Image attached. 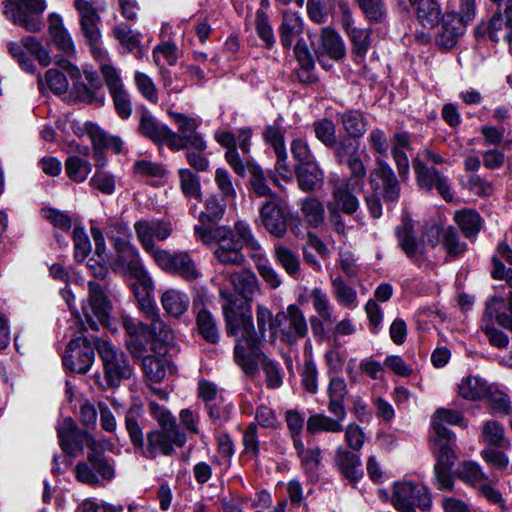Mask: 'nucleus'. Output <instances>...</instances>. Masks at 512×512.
<instances>
[{"label": "nucleus", "mask_w": 512, "mask_h": 512, "mask_svg": "<svg viewBox=\"0 0 512 512\" xmlns=\"http://www.w3.org/2000/svg\"><path fill=\"white\" fill-rule=\"evenodd\" d=\"M221 298L227 333L237 337L234 347L235 362L246 374L254 375L257 373V360L261 357V341L268 328L273 326L272 312L267 306L257 304L255 329L251 312L237 313L233 309L235 296L221 289Z\"/></svg>", "instance_id": "f257e3e1"}, {"label": "nucleus", "mask_w": 512, "mask_h": 512, "mask_svg": "<svg viewBox=\"0 0 512 512\" xmlns=\"http://www.w3.org/2000/svg\"><path fill=\"white\" fill-rule=\"evenodd\" d=\"M194 232L197 240L204 245L216 246L213 255L223 266H242L246 261L243 248H248L251 253L260 248L251 227L244 221H237L233 227L197 225Z\"/></svg>", "instance_id": "f03ea898"}, {"label": "nucleus", "mask_w": 512, "mask_h": 512, "mask_svg": "<svg viewBox=\"0 0 512 512\" xmlns=\"http://www.w3.org/2000/svg\"><path fill=\"white\" fill-rule=\"evenodd\" d=\"M136 281L137 284L142 287V293H140L136 284L133 285L138 306L144 317L150 323L146 324L129 315H123L122 325L128 335V340L126 341L127 349L134 358L138 359L143 356L146 351V344L151 339L155 338L162 341L169 340L171 331L161 318L156 303L151 296L154 290V282L152 281V287L148 289L145 288L138 279H136Z\"/></svg>", "instance_id": "7ed1b4c3"}, {"label": "nucleus", "mask_w": 512, "mask_h": 512, "mask_svg": "<svg viewBox=\"0 0 512 512\" xmlns=\"http://www.w3.org/2000/svg\"><path fill=\"white\" fill-rule=\"evenodd\" d=\"M396 235L403 252L417 265H421L429 248H433L439 242L441 235L443 247L450 257L457 258L467 249L466 243L460 240L458 232L453 227L442 232L440 227L432 226L425 232L423 241L419 242L413 236L411 225L405 223L396 229Z\"/></svg>", "instance_id": "20e7f679"}, {"label": "nucleus", "mask_w": 512, "mask_h": 512, "mask_svg": "<svg viewBox=\"0 0 512 512\" xmlns=\"http://www.w3.org/2000/svg\"><path fill=\"white\" fill-rule=\"evenodd\" d=\"M107 236L117 254V264L121 270L138 279L145 288L152 287V278L144 268L138 249L130 241V228L122 219H109Z\"/></svg>", "instance_id": "39448f33"}, {"label": "nucleus", "mask_w": 512, "mask_h": 512, "mask_svg": "<svg viewBox=\"0 0 512 512\" xmlns=\"http://www.w3.org/2000/svg\"><path fill=\"white\" fill-rule=\"evenodd\" d=\"M111 311L112 303L103 287L97 282L89 281L87 300L82 303L85 321L80 318L78 312H74L69 321L70 328L98 330V325H108Z\"/></svg>", "instance_id": "423d86ee"}, {"label": "nucleus", "mask_w": 512, "mask_h": 512, "mask_svg": "<svg viewBox=\"0 0 512 512\" xmlns=\"http://www.w3.org/2000/svg\"><path fill=\"white\" fill-rule=\"evenodd\" d=\"M84 70V76L91 88L99 89L105 83L115 110L119 117L128 119L132 114V103L130 95L126 90L122 77L115 66H99V69Z\"/></svg>", "instance_id": "0eeeda50"}, {"label": "nucleus", "mask_w": 512, "mask_h": 512, "mask_svg": "<svg viewBox=\"0 0 512 512\" xmlns=\"http://www.w3.org/2000/svg\"><path fill=\"white\" fill-rule=\"evenodd\" d=\"M95 347L103 362L108 388H116L123 379L130 378L132 369L123 352L118 351L111 343L103 339H95Z\"/></svg>", "instance_id": "6e6552de"}, {"label": "nucleus", "mask_w": 512, "mask_h": 512, "mask_svg": "<svg viewBox=\"0 0 512 512\" xmlns=\"http://www.w3.org/2000/svg\"><path fill=\"white\" fill-rule=\"evenodd\" d=\"M45 9L44 0H7L4 13L14 24L28 32H39L43 27L40 15Z\"/></svg>", "instance_id": "1a4fd4ad"}, {"label": "nucleus", "mask_w": 512, "mask_h": 512, "mask_svg": "<svg viewBox=\"0 0 512 512\" xmlns=\"http://www.w3.org/2000/svg\"><path fill=\"white\" fill-rule=\"evenodd\" d=\"M73 329L76 330L63 355V364L73 372L86 373L94 362L96 338L92 337L94 343L92 345L89 338L84 335V329L76 327Z\"/></svg>", "instance_id": "9d476101"}, {"label": "nucleus", "mask_w": 512, "mask_h": 512, "mask_svg": "<svg viewBox=\"0 0 512 512\" xmlns=\"http://www.w3.org/2000/svg\"><path fill=\"white\" fill-rule=\"evenodd\" d=\"M431 503L428 489L420 483L401 481L393 486L392 504L400 512H414L416 508L426 510Z\"/></svg>", "instance_id": "9b49d317"}, {"label": "nucleus", "mask_w": 512, "mask_h": 512, "mask_svg": "<svg viewBox=\"0 0 512 512\" xmlns=\"http://www.w3.org/2000/svg\"><path fill=\"white\" fill-rule=\"evenodd\" d=\"M275 326L284 343L294 345L308 335L309 328L304 312L296 304H290L285 311L275 316Z\"/></svg>", "instance_id": "f8f14e48"}, {"label": "nucleus", "mask_w": 512, "mask_h": 512, "mask_svg": "<svg viewBox=\"0 0 512 512\" xmlns=\"http://www.w3.org/2000/svg\"><path fill=\"white\" fill-rule=\"evenodd\" d=\"M186 441V435L179 428L152 430L147 434L141 453L149 459L159 454L170 456L175 452L174 446L182 447Z\"/></svg>", "instance_id": "ddd939ff"}, {"label": "nucleus", "mask_w": 512, "mask_h": 512, "mask_svg": "<svg viewBox=\"0 0 512 512\" xmlns=\"http://www.w3.org/2000/svg\"><path fill=\"white\" fill-rule=\"evenodd\" d=\"M75 474L79 482L96 486L101 480L112 481L115 478V469L105 457L93 451L88 454L86 461L76 465Z\"/></svg>", "instance_id": "4468645a"}, {"label": "nucleus", "mask_w": 512, "mask_h": 512, "mask_svg": "<svg viewBox=\"0 0 512 512\" xmlns=\"http://www.w3.org/2000/svg\"><path fill=\"white\" fill-rule=\"evenodd\" d=\"M152 259L163 271L178 275L187 281L196 280L200 276L196 263L186 251L172 253L162 249Z\"/></svg>", "instance_id": "2eb2a0df"}, {"label": "nucleus", "mask_w": 512, "mask_h": 512, "mask_svg": "<svg viewBox=\"0 0 512 512\" xmlns=\"http://www.w3.org/2000/svg\"><path fill=\"white\" fill-rule=\"evenodd\" d=\"M134 230L143 250L153 258L162 250L155 246V240L165 241L172 234L173 228L169 222L163 220L141 219L135 222Z\"/></svg>", "instance_id": "dca6fc26"}, {"label": "nucleus", "mask_w": 512, "mask_h": 512, "mask_svg": "<svg viewBox=\"0 0 512 512\" xmlns=\"http://www.w3.org/2000/svg\"><path fill=\"white\" fill-rule=\"evenodd\" d=\"M212 281L219 287L220 294L221 289H225L231 294L228 290V284H231L238 294L248 300L252 299V297L260 291L257 276L250 270L230 272L223 269L216 272ZM232 295L234 296L233 293Z\"/></svg>", "instance_id": "f3484780"}, {"label": "nucleus", "mask_w": 512, "mask_h": 512, "mask_svg": "<svg viewBox=\"0 0 512 512\" xmlns=\"http://www.w3.org/2000/svg\"><path fill=\"white\" fill-rule=\"evenodd\" d=\"M289 209L287 203L273 196L260 208V220L265 229L273 236L281 238L287 231Z\"/></svg>", "instance_id": "a211bd4d"}, {"label": "nucleus", "mask_w": 512, "mask_h": 512, "mask_svg": "<svg viewBox=\"0 0 512 512\" xmlns=\"http://www.w3.org/2000/svg\"><path fill=\"white\" fill-rule=\"evenodd\" d=\"M413 169L416 176V183L421 190L431 192L436 188L439 194L446 201L453 199V193L448 178L437 169L428 167L419 156L413 160Z\"/></svg>", "instance_id": "6ab92c4d"}, {"label": "nucleus", "mask_w": 512, "mask_h": 512, "mask_svg": "<svg viewBox=\"0 0 512 512\" xmlns=\"http://www.w3.org/2000/svg\"><path fill=\"white\" fill-rule=\"evenodd\" d=\"M377 165L378 167L370 174L374 194L386 202H396L400 196V184L394 171L383 160H377Z\"/></svg>", "instance_id": "aec40b11"}, {"label": "nucleus", "mask_w": 512, "mask_h": 512, "mask_svg": "<svg viewBox=\"0 0 512 512\" xmlns=\"http://www.w3.org/2000/svg\"><path fill=\"white\" fill-rule=\"evenodd\" d=\"M7 50L11 58L19 64L32 61L49 64L51 60L48 49L32 36H25L18 41L9 42Z\"/></svg>", "instance_id": "412c9836"}, {"label": "nucleus", "mask_w": 512, "mask_h": 512, "mask_svg": "<svg viewBox=\"0 0 512 512\" xmlns=\"http://www.w3.org/2000/svg\"><path fill=\"white\" fill-rule=\"evenodd\" d=\"M48 32L61 57L56 64H72L73 61L77 60L76 46L71 35L64 27L60 15L56 13L49 15Z\"/></svg>", "instance_id": "4be33fe9"}, {"label": "nucleus", "mask_w": 512, "mask_h": 512, "mask_svg": "<svg viewBox=\"0 0 512 512\" xmlns=\"http://www.w3.org/2000/svg\"><path fill=\"white\" fill-rule=\"evenodd\" d=\"M169 116L177 124L178 131L177 137L179 138V147L170 148L174 151H180L187 146L194 150L204 151L207 147V143L201 133L197 132L200 126V121L196 118L189 117L185 114L178 112H169Z\"/></svg>", "instance_id": "5701e85b"}, {"label": "nucleus", "mask_w": 512, "mask_h": 512, "mask_svg": "<svg viewBox=\"0 0 512 512\" xmlns=\"http://www.w3.org/2000/svg\"><path fill=\"white\" fill-rule=\"evenodd\" d=\"M310 302L315 310V316L310 318V324L314 336H322L325 332L324 323L332 324L336 321L333 313L334 307L325 290L321 287H314L309 292Z\"/></svg>", "instance_id": "b1692460"}, {"label": "nucleus", "mask_w": 512, "mask_h": 512, "mask_svg": "<svg viewBox=\"0 0 512 512\" xmlns=\"http://www.w3.org/2000/svg\"><path fill=\"white\" fill-rule=\"evenodd\" d=\"M362 190L363 184L360 180L336 181L332 190L333 201L328 204H332L333 208L345 214H354L359 208V200L354 192H361Z\"/></svg>", "instance_id": "393cba45"}, {"label": "nucleus", "mask_w": 512, "mask_h": 512, "mask_svg": "<svg viewBox=\"0 0 512 512\" xmlns=\"http://www.w3.org/2000/svg\"><path fill=\"white\" fill-rule=\"evenodd\" d=\"M452 440H440L436 437L435 442L439 446L437 463L434 471L439 489L449 490L453 487V478L450 473L456 456L450 445Z\"/></svg>", "instance_id": "a878e982"}, {"label": "nucleus", "mask_w": 512, "mask_h": 512, "mask_svg": "<svg viewBox=\"0 0 512 512\" xmlns=\"http://www.w3.org/2000/svg\"><path fill=\"white\" fill-rule=\"evenodd\" d=\"M139 131L156 143H165L169 148H178L177 133L160 123L151 114L144 113L139 122Z\"/></svg>", "instance_id": "bb28decb"}, {"label": "nucleus", "mask_w": 512, "mask_h": 512, "mask_svg": "<svg viewBox=\"0 0 512 512\" xmlns=\"http://www.w3.org/2000/svg\"><path fill=\"white\" fill-rule=\"evenodd\" d=\"M159 300L165 314L175 319L181 318L190 306V297L187 292L175 287L162 289Z\"/></svg>", "instance_id": "cd10ccee"}, {"label": "nucleus", "mask_w": 512, "mask_h": 512, "mask_svg": "<svg viewBox=\"0 0 512 512\" xmlns=\"http://www.w3.org/2000/svg\"><path fill=\"white\" fill-rule=\"evenodd\" d=\"M465 25L454 11L446 13L436 34V43L444 48L454 47L465 32Z\"/></svg>", "instance_id": "c85d7f7f"}, {"label": "nucleus", "mask_w": 512, "mask_h": 512, "mask_svg": "<svg viewBox=\"0 0 512 512\" xmlns=\"http://www.w3.org/2000/svg\"><path fill=\"white\" fill-rule=\"evenodd\" d=\"M74 5L79 13L81 31L87 42L101 40V19L96 9L86 0H75Z\"/></svg>", "instance_id": "c756f323"}, {"label": "nucleus", "mask_w": 512, "mask_h": 512, "mask_svg": "<svg viewBox=\"0 0 512 512\" xmlns=\"http://www.w3.org/2000/svg\"><path fill=\"white\" fill-rule=\"evenodd\" d=\"M445 424L467 426V422L461 412L440 408L431 418L432 429L440 440H453L454 434L445 427Z\"/></svg>", "instance_id": "7c9ffc66"}, {"label": "nucleus", "mask_w": 512, "mask_h": 512, "mask_svg": "<svg viewBox=\"0 0 512 512\" xmlns=\"http://www.w3.org/2000/svg\"><path fill=\"white\" fill-rule=\"evenodd\" d=\"M391 144V154L397 166L399 176L403 181H406L409 176V160L406 151L411 147L410 136L405 132L395 133Z\"/></svg>", "instance_id": "2f4dec72"}, {"label": "nucleus", "mask_w": 512, "mask_h": 512, "mask_svg": "<svg viewBox=\"0 0 512 512\" xmlns=\"http://www.w3.org/2000/svg\"><path fill=\"white\" fill-rule=\"evenodd\" d=\"M347 393V384L342 377L333 376L330 378L327 395L329 398L328 411L331 414H340L342 417L347 415L344 407Z\"/></svg>", "instance_id": "473e14b6"}, {"label": "nucleus", "mask_w": 512, "mask_h": 512, "mask_svg": "<svg viewBox=\"0 0 512 512\" xmlns=\"http://www.w3.org/2000/svg\"><path fill=\"white\" fill-rule=\"evenodd\" d=\"M320 39L322 54L328 55L334 61H339L345 56V44L341 36L332 27L322 28Z\"/></svg>", "instance_id": "72a5a7b5"}, {"label": "nucleus", "mask_w": 512, "mask_h": 512, "mask_svg": "<svg viewBox=\"0 0 512 512\" xmlns=\"http://www.w3.org/2000/svg\"><path fill=\"white\" fill-rule=\"evenodd\" d=\"M480 439L490 447H511V442L506 436L504 425L497 420H487L483 423Z\"/></svg>", "instance_id": "f704fd0d"}, {"label": "nucleus", "mask_w": 512, "mask_h": 512, "mask_svg": "<svg viewBox=\"0 0 512 512\" xmlns=\"http://www.w3.org/2000/svg\"><path fill=\"white\" fill-rule=\"evenodd\" d=\"M335 462L341 473L352 481H357L363 476L360 458L343 448H338L336 452Z\"/></svg>", "instance_id": "c9c22d12"}, {"label": "nucleus", "mask_w": 512, "mask_h": 512, "mask_svg": "<svg viewBox=\"0 0 512 512\" xmlns=\"http://www.w3.org/2000/svg\"><path fill=\"white\" fill-rule=\"evenodd\" d=\"M334 299L339 306L354 309L358 306V294L341 276H330Z\"/></svg>", "instance_id": "e433bc0d"}, {"label": "nucleus", "mask_w": 512, "mask_h": 512, "mask_svg": "<svg viewBox=\"0 0 512 512\" xmlns=\"http://www.w3.org/2000/svg\"><path fill=\"white\" fill-rule=\"evenodd\" d=\"M486 315L495 318L499 325L512 331V295L506 304L501 297H492L486 304Z\"/></svg>", "instance_id": "4c0bfd02"}, {"label": "nucleus", "mask_w": 512, "mask_h": 512, "mask_svg": "<svg viewBox=\"0 0 512 512\" xmlns=\"http://www.w3.org/2000/svg\"><path fill=\"white\" fill-rule=\"evenodd\" d=\"M85 130L91 139L93 146L104 147L113 150L116 154L124 151V142L118 136L105 133L97 124L86 123Z\"/></svg>", "instance_id": "58836bf2"}, {"label": "nucleus", "mask_w": 512, "mask_h": 512, "mask_svg": "<svg viewBox=\"0 0 512 512\" xmlns=\"http://www.w3.org/2000/svg\"><path fill=\"white\" fill-rule=\"evenodd\" d=\"M335 418H331L323 413H318L310 416L307 420V430L311 433L328 432L339 433L343 431V421L346 416L340 414H333Z\"/></svg>", "instance_id": "ea45409f"}, {"label": "nucleus", "mask_w": 512, "mask_h": 512, "mask_svg": "<svg viewBox=\"0 0 512 512\" xmlns=\"http://www.w3.org/2000/svg\"><path fill=\"white\" fill-rule=\"evenodd\" d=\"M303 32L302 18L292 11H284L280 26V40L284 47H290Z\"/></svg>", "instance_id": "a19ab883"}, {"label": "nucleus", "mask_w": 512, "mask_h": 512, "mask_svg": "<svg viewBox=\"0 0 512 512\" xmlns=\"http://www.w3.org/2000/svg\"><path fill=\"white\" fill-rule=\"evenodd\" d=\"M489 387L484 379L478 376H467L458 384V393L464 399L477 401L488 394Z\"/></svg>", "instance_id": "79ce46f5"}, {"label": "nucleus", "mask_w": 512, "mask_h": 512, "mask_svg": "<svg viewBox=\"0 0 512 512\" xmlns=\"http://www.w3.org/2000/svg\"><path fill=\"white\" fill-rule=\"evenodd\" d=\"M274 259L286 273L294 279H299L301 272V265L298 255L290 248L276 244L274 246Z\"/></svg>", "instance_id": "37998d69"}, {"label": "nucleus", "mask_w": 512, "mask_h": 512, "mask_svg": "<svg viewBox=\"0 0 512 512\" xmlns=\"http://www.w3.org/2000/svg\"><path fill=\"white\" fill-rule=\"evenodd\" d=\"M250 256L255 262L258 273L264 279L267 285L271 289H277L280 287L282 280L277 271L271 265L266 254L262 250V247L260 246L259 250L255 253H250Z\"/></svg>", "instance_id": "c03bdc74"}, {"label": "nucleus", "mask_w": 512, "mask_h": 512, "mask_svg": "<svg viewBox=\"0 0 512 512\" xmlns=\"http://www.w3.org/2000/svg\"><path fill=\"white\" fill-rule=\"evenodd\" d=\"M296 175L299 187L303 191L315 190L321 187L323 183V172L316 163L308 166H298Z\"/></svg>", "instance_id": "a18cd8bd"}, {"label": "nucleus", "mask_w": 512, "mask_h": 512, "mask_svg": "<svg viewBox=\"0 0 512 512\" xmlns=\"http://www.w3.org/2000/svg\"><path fill=\"white\" fill-rule=\"evenodd\" d=\"M92 171V164L78 155H71L65 161V172L70 180L83 183Z\"/></svg>", "instance_id": "49530a36"}, {"label": "nucleus", "mask_w": 512, "mask_h": 512, "mask_svg": "<svg viewBox=\"0 0 512 512\" xmlns=\"http://www.w3.org/2000/svg\"><path fill=\"white\" fill-rule=\"evenodd\" d=\"M416 14L419 22L427 28L435 27L440 19V6L436 0H416Z\"/></svg>", "instance_id": "de8ad7c7"}, {"label": "nucleus", "mask_w": 512, "mask_h": 512, "mask_svg": "<svg viewBox=\"0 0 512 512\" xmlns=\"http://www.w3.org/2000/svg\"><path fill=\"white\" fill-rule=\"evenodd\" d=\"M486 29L492 41H503L507 44H510L512 41V28L503 16L502 11L494 14Z\"/></svg>", "instance_id": "09e8293b"}, {"label": "nucleus", "mask_w": 512, "mask_h": 512, "mask_svg": "<svg viewBox=\"0 0 512 512\" xmlns=\"http://www.w3.org/2000/svg\"><path fill=\"white\" fill-rule=\"evenodd\" d=\"M458 476L464 483L476 489L489 479L482 467L474 461L461 463L458 468Z\"/></svg>", "instance_id": "8fccbe9b"}, {"label": "nucleus", "mask_w": 512, "mask_h": 512, "mask_svg": "<svg viewBox=\"0 0 512 512\" xmlns=\"http://www.w3.org/2000/svg\"><path fill=\"white\" fill-rule=\"evenodd\" d=\"M454 220L466 237H474L481 229L482 219L472 209H463L455 212Z\"/></svg>", "instance_id": "3c124183"}, {"label": "nucleus", "mask_w": 512, "mask_h": 512, "mask_svg": "<svg viewBox=\"0 0 512 512\" xmlns=\"http://www.w3.org/2000/svg\"><path fill=\"white\" fill-rule=\"evenodd\" d=\"M301 212L306 223L312 227H319L324 222V206L316 197L304 198L301 201Z\"/></svg>", "instance_id": "603ef678"}, {"label": "nucleus", "mask_w": 512, "mask_h": 512, "mask_svg": "<svg viewBox=\"0 0 512 512\" xmlns=\"http://www.w3.org/2000/svg\"><path fill=\"white\" fill-rule=\"evenodd\" d=\"M294 447L307 473H314L321 463V450L318 447L305 448L300 438H294Z\"/></svg>", "instance_id": "864d4df0"}, {"label": "nucleus", "mask_w": 512, "mask_h": 512, "mask_svg": "<svg viewBox=\"0 0 512 512\" xmlns=\"http://www.w3.org/2000/svg\"><path fill=\"white\" fill-rule=\"evenodd\" d=\"M196 323L199 333L206 341L210 343H217L219 341L220 333L216 320L207 309H202L198 312Z\"/></svg>", "instance_id": "5fc2aeb1"}, {"label": "nucleus", "mask_w": 512, "mask_h": 512, "mask_svg": "<svg viewBox=\"0 0 512 512\" xmlns=\"http://www.w3.org/2000/svg\"><path fill=\"white\" fill-rule=\"evenodd\" d=\"M88 184L92 190L110 196L116 191V176L104 169H96Z\"/></svg>", "instance_id": "6e6d98bb"}, {"label": "nucleus", "mask_w": 512, "mask_h": 512, "mask_svg": "<svg viewBox=\"0 0 512 512\" xmlns=\"http://www.w3.org/2000/svg\"><path fill=\"white\" fill-rule=\"evenodd\" d=\"M341 122L347 135L351 138L361 137L367 129V123L362 113L350 110L342 114Z\"/></svg>", "instance_id": "4d7b16f0"}, {"label": "nucleus", "mask_w": 512, "mask_h": 512, "mask_svg": "<svg viewBox=\"0 0 512 512\" xmlns=\"http://www.w3.org/2000/svg\"><path fill=\"white\" fill-rule=\"evenodd\" d=\"M347 35L352 43V54L355 56L354 61H362L369 48L370 31L357 28L356 30H350Z\"/></svg>", "instance_id": "13d9d810"}, {"label": "nucleus", "mask_w": 512, "mask_h": 512, "mask_svg": "<svg viewBox=\"0 0 512 512\" xmlns=\"http://www.w3.org/2000/svg\"><path fill=\"white\" fill-rule=\"evenodd\" d=\"M112 33L115 39H117L127 51L131 52L139 48L140 40L138 34L134 33L128 24L124 22L116 24Z\"/></svg>", "instance_id": "bf43d9fd"}, {"label": "nucleus", "mask_w": 512, "mask_h": 512, "mask_svg": "<svg viewBox=\"0 0 512 512\" xmlns=\"http://www.w3.org/2000/svg\"><path fill=\"white\" fill-rule=\"evenodd\" d=\"M488 399V403L491 408V414L493 415H509L512 412V405L510 398L507 394L502 391L492 390L489 387V392L485 396Z\"/></svg>", "instance_id": "052dcab7"}, {"label": "nucleus", "mask_w": 512, "mask_h": 512, "mask_svg": "<svg viewBox=\"0 0 512 512\" xmlns=\"http://www.w3.org/2000/svg\"><path fill=\"white\" fill-rule=\"evenodd\" d=\"M180 186L185 196L198 199L201 194L199 178L191 170L181 168L178 171Z\"/></svg>", "instance_id": "680f3d73"}, {"label": "nucleus", "mask_w": 512, "mask_h": 512, "mask_svg": "<svg viewBox=\"0 0 512 512\" xmlns=\"http://www.w3.org/2000/svg\"><path fill=\"white\" fill-rule=\"evenodd\" d=\"M214 181L221 197L226 201H234L237 195L236 189L230 173L225 168L220 167L216 169Z\"/></svg>", "instance_id": "e2e57ef3"}, {"label": "nucleus", "mask_w": 512, "mask_h": 512, "mask_svg": "<svg viewBox=\"0 0 512 512\" xmlns=\"http://www.w3.org/2000/svg\"><path fill=\"white\" fill-rule=\"evenodd\" d=\"M225 160L232 167L234 172L240 177H244L246 173L252 168V166L256 165L251 161L248 155H244L242 153L241 156L237 150V147L234 149L226 150Z\"/></svg>", "instance_id": "0e129e2a"}, {"label": "nucleus", "mask_w": 512, "mask_h": 512, "mask_svg": "<svg viewBox=\"0 0 512 512\" xmlns=\"http://www.w3.org/2000/svg\"><path fill=\"white\" fill-rule=\"evenodd\" d=\"M365 17L375 23H381L386 19L387 12L382 0H357Z\"/></svg>", "instance_id": "69168bd1"}, {"label": "nucleus", "mask_w": 512, "mask_h": 512, "mask_svg": "<svg viewBox=\"0 0 512 512\" xmlns=\"http://www.w3.org/2000/svg\"><path fill=\"white\" fill-rule=\"evenodd\" d=\"M59 442L63 451L71 456L78 455L82 451L84 445L92 449L94 447V439L91 435L84 432H78L75 434L74 439H64Z\"/></svg>", "instance_id": "338daca9"}, {"label": "nucleus", "mask_w": 512, "mask_h": 512, "mask_svg": "<svg viewBox=\"0 0 512 512\" xmlns=\"http://www.w3.org/2000/svg\"><path fill=\"white\" fill-rule=\"evenodd\" d=\"M315 136L324 145L332 147L336 144V128L333 121L320 119L313 124Z\"/></svg>", "instance_id": "774afa93"}]
</instances>
